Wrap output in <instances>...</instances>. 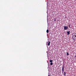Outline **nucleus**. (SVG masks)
<instances>
[{
	"label": "nucleus",
	"mask_w": 76,
	"mask_h": 76,
	"mask_svg": "<svg viewBox=\"0 0 76 76\" xmlns=\"http://www.w3.org/2000/svg\"><path fill=\"white\" fill-rule=\"evenodd\" d=\"M69 26V28H70V24H69V26Z\"/></svg>",
	"instance_id": "obj_12"
},
{
	"label": "nucleus",
	"mask_w": 76,
	"mask_h": 76,
	"mask_svg": "<svg viewBox=\"0 0 76 76\" xmlns=\"http://www.w3.org/2000/svg\"><path fill=\"white\" fill-rule=\"evenodd\" d=\"M48 76H50V75H48Z\"/></svg>",
	"instance_id": "obj_13"
},
{
	"label": "nucleus",
	"mask_w": 76,
	"mask_h": 76,
	"mask_svg": "<svg viewBox=\"0 0 76 76\" xmlns=\"http://www.w3.org/2000/svg\"><path fill=\"white\" fill-rule=\"evenodd\" d=\"M62 74H63V72H64V66H62Z\"/></svg>",
	"instance_id": "obj_3"
},
{
	"label": "nucleus",
	"mask_w": 76,
	"mask_h": 76,
	"mask_svg": "<svg viewBox=\"0 0 76 76\" xmlns=\"http://www.w3.org/2000/svg\"><path fill=\"white\" fill-rule=\"evenodd\" d=\"M54 22H56V19H55L54 20Z\"/></svg>",
	"instance_id": "obj_11"
},
{
	"label": "nucleus",
	"mask_w": 76,
	"mask_h": 76,
	"mask_svg": "<svg viewBox=\"0 0 76 76\" xmlns=\"http://www.w3.org/2000/svg\"><path fill=\"white\" fill-rule=\"evenodd\" d=\"M50 63H52V62H53V61L52 60H50Z\"/></svg>",
	"instance_id": "obj_9"
},
{
	"label": "nucleus",
	"mask_w": 76,
	"mask_h": 76,
	"mask_svg": "<svg viewBox=\"0 0 76 76\" xmlns=\"http://www.w3.org/2000/svg\"><path fill=\"white\" fill-rule=\"evenodd\" d=\"M64 30H67V29H69V27L67 26H64Z\"/></svg>",
	"instance_id": "obj_2"
},
{
	"label": "nucleus",
	"mask_w": 76,
	"mask_h": 76,
	"mask_svg": "<svg viewBox=\"0 0 76 76\" xmlns=\"http://www.w3.org/2000/svg\"><path fill=\"white\" fill-rule=\"evenodd\" d=\"M69 53L67 52L66 53V55L69 56Z\"/></svg>",
	"instance_id": "obj_7"
},
{
	"label": "nucleus",
	"mask_w": 76,
	"mask_h": 76,
	"mask_svg": "<svg viewBox=\"0 0 76 76\" xmlns=\"http://www.w3.org/2000/svg\"><path fill=\"white\" fill-rule=\"evenodd\" d=\"M50 41H49L48 44V46H50Z\"/></svg>",
	"instance_id": "obj_5"
},
{
	"label": "nucleus",
	"mask_w": 76,
	"mask_h": 76,
	"mask_svg": "<svg viewBox=\"0 0 76 76\" xmlns=\"http://www.w3.org/2000/svg\"><path fill=\"white\" fill-rule=\"evenodd\" d=\"M49 31H48V30L47 29V31H46V32H47V33H48V32Z\"/></svg>",
	"instance_id": "obj_8"
},
{
	"label": "nucleus",
	"mask_w": 76,
	"mask_h": 76,
	"mask_svg": "<svg viewBox=\"0 0 76 76\" xmlns=\"http://www.w3.org/2000/svg\"><path fill=\"white\" fill-rule=\"evenodd\" d=\"M72 39L76 41V33H75L73 36H72Z\"/></svg>",
	"instance_id": "obj_1"
},
{
	"label": "nucleus",
	"mask_w": 76,
	"mask_h": 76,
	"mask_svg": "<svg viewBox=\"0 0 76 76\" xmlns=\"http://www.w3.org/2000/svg\"><path fill=\"white\" fill-rule=\"evenodd\" d=\"M66 72H64V76H66Z\"/></svg>",
	"instance_id": "obj_6"
},
{
	"label": "nucleus",
	"mask_w": 76,
	"mask_h": 76,
	"mask_svg": "<svg viewBox=\"0 0 76 76\" xmlns=\"http://www.w3.org/2000/svg\"><path fill=\"white\" fill-rule=\"evenodd\" d=\"M66 32L67 33V35H69V34H70V31H66Z\"/></svg>",
	"instance_id": "obj_4"
},
{
	"label": "nucleus",
	"mask_w": 76,
	"mask_h": 76,
	"mask_svg": "<svg viewBox=\"0 0 76 76\" xmlns=\"http://www.w3.org/2000/svg\"><path fill=\"white\" fill-rule=\"evenodd\" d=\"M75 57H76V55L75 56Z\"/></svg>",
	"instance_id": "obj_14"
},
{
	"label": "nucleus",
	"mask_w": 76,
	"mask_h": 76,
	"mask_svg": "<svg viewBox=\"0 0 76 76\" xmlns=\"http://www.w3.org/2000/svg\"><path fill=\"white\" fill-rule=\"evenodd\" d=\"M50 65L52 66V65H53V63L51 62V63H50Z\"/></svg>",
	"instance_id": "obj_10"
}]
</instances>
